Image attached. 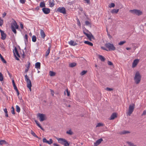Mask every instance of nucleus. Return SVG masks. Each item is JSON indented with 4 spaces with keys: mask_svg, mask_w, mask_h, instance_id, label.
<instances>
[{
    "mask_svg": "<svg viewBox=\"0 0 146 146\" xmlns=\"http://www.w3.org/2000/svg\"><path fill=\"white\" fill-rule=\"evenodd\" d=\"M141 76L139 71H137L134 78V80L135 83L136 84H138L139 83L141 80Z\"/></svg>",
    "mask_w": 146,
    "mask_h": 146,
    "instance_id": "1",
    "label": "nucleus"
},
{
    "mask_svg": "<svg viewBox=\"0 0 146 146\" xmlns=\"http://www.w3.org/2000/svg\"><path fill=\"white\" fill-rule=\"evenodd\" d=\"M19 26L17 25L16 21H15L11 24V28L13 32L15 34L17 33V31L16 29H19Z\"/></svg>",
    "mask_w": 146,
    "mask_h": 146,
    "instance_id": "2",
    "label": "nucleus"
},
{
    "mask_svg": "<svg viewBox=\"0 0 146 146\" xmlns=\"http://www.w3.org/2000/svg\"><path fill=\"white\" fill-rule=\"evenodd\" d=\"M56 139L59 143L63 145L64 146H69V143L65 139L62 138H56Z\"/></svg>",
    "mask_w": 146,
    "mask_h": 146,
    "instance_id": "3",
    "label": "nucleus"
},
{
    "mask_svg": "<svg viewBox=\"0 0 146 146\" xmlns=\"http://www.w3.org/2000/svg\"><path fill=\"white\" fill-rule=\"evenodd\" d=\"M25 80H26L27 82V87L29 89L30 91H31V87H32L31 82V80L29 79L27 75L25 76Z\"/></svg>",
    "mask_w": 146,
    "mask_h": 146,
    "instance_id": "4",
    "label": "nucleus"
},
{
    "mask_svg": "<svg viewBox=\"0 0 146 146\" xmlns=\"http://www.w3.org/2000/svg\"><path fill=\"white\" fill-rule=\"evenodd\" d=\"M105 46L109 49V50H115V48L113 44L109 42L106 43L105 44Z\"/></svg>",
    "mask_w": 146,
    "mask_h": 146,
    "instance_id": "5",
    "label": "nucleus"
},
{
    "mask_svg": "<svg viewBox=\"0 0 146 146\" xmlns=\"http://www.w3.org/2000/svg\"><path fill=\"white\" fill-rule=\"evenodd\" d=\"M129 11L134 15H135L138 16L140 15L143 14L142 11L139 10L134 9L130 10Z\"/></svg>",
    "mask_w": 146,
    "mask_h": 146,
    "instance_id": "6",
    "label": "nucleus"
},
{
    "mask_svg": "<svg viewBox=\"0 0 146 146\" xmlns=\"http://www.w3.org/2000/svg\"><path fill=\"white\" fill-rule=\"evenodd\" d=\"M135 106V104H132L129 106L128 111L127 113L128 115L130 116L134 110Z\"/></svg>",
    "mask_w": 146,
    "mask_h": 146,
    "instance_id": "7",
    "label": "nucleus"
},
{
    "mask_svg": "<svg viewBox=\"0 0 146 146\" xmlns=\"http://www.w3.org/2000/svg\"><path fill=\"white\" fill-rule=\"evenodd\" d=\"M56 12L62 13L63 14L66 13V10L64 7H59L57 9Z\"/></svg>",
    "mask_w": 146,
    "mask_h": 146,
    "instance_id": "8",
    "label": "nucleus"
},
{
    "mask_svg": "<svg viewBox=\"0 0 146 146\" xmlns=\"http://www.w3.org/2000/svg\"><path fill=\"white\" fill-rule=\"evenodd\" d=\"M38 116L39 117L40 121H42L46 119L45 115L44 114L39 113Z\"/></svg>",
    "mask_w": 146,
    "mask_h": 146,
    "instance_id": "9",
    "label": "nucleus"
},
{
    "mask_svg": "<svg viewBox=\"0 0 146 146\" xmlns=\"http://www.w3.org/2000/svg\"><path fill=\"white\" fill-rule=\"evenodd\" d=\"M13 52L14 54V55L15 56V57L16 59L17 60H19V58H17L16 56V55L15 54V53L16 54L17 56L18 57H20V55L19 54L18 52V51H17V48L16 47H15V48H14V51L13 50Z\"/></svg>",
    "mask_w": 146,
    "mask_h": 146,
    "instance_id": "10",
    "label": "nucleus"
},
{
    "mask_svg": "<svg viewBox=\"0 0 146 146\" xmlns=\"http://www.w3.org/2000/svg\"><path fill=\"white\" fill-rule=\"evenodd\" d=\"M0 32L1 33V39L3 40L5 39L6 37V35L4 33V31L0 29Z\"/></svg>",
    "mask_w": 146,
    "mask_h": 146,
    "instance_id": "11",
    "label": "nucleus"
},
{
    "mask_svg": "<svg viewBox=\"0 0 146 146\" xmlns=\"http://www.w3.org/2000/svg\"><path fill=\"white\" fill-rule=\"evenodd\" d=\"M42 11L45 14H47L50 13V9L48 8H43Z\"/></svg>",
    "mask_w": 146,
    "mask_h": 146,
    "instance_id": "12",
    "label": "nucleus"
},
{
    "mask_svg": "<svg viewBox=\"0 0 146 146\" xmlns=\"http://www.w3.org/2000/svg\"><path fill=\"white\" fill-rule=\"evenodd\" d=\"M103 139L102 138H100L95 143H94V146H97L99 145L103 141Z\"/></svg>",
    "mask_w": 146,
    "mask_h": 146,
    "instance_id": "13",
    "label": "nucleus"
},
{
    "mask_svg": "<svg viewBox=\"0 0 146 146\" xmlns=\"http://www.w3.org/2000/svg\"><path fill=\"white\" fill-rule=\"evenodd\" d=\"M139 62V59H136L135 60H134V61L133 63V64H132V67L133 68H134V67H135L137 66V65L138 63Z\"/></svg>",
    "mask_w": 146,
    "mask_h": 146,
    "instance_id": "14",
    "label": "nucleus"
},
{
    "mask_svg": "<svg viewBox=\"0 0 146 146\" xmlns=\"http://www.w3.org/2000/svg\"><path fill=\"white\" fill-rule=\"evenodd\" d=\"M49 2L50 7H52L54 6L55 4L54 0H50Z\"/></svg>",
    "mask_w": 146,
    "mask_h": 146,
    "instance_id": "15",
    "label": "nucleus"
},
{
    "mask_svg": "<svg viewBox=\"0 0 146 146\" xmlns=\"http://www.w3.org/2000/svg\"><path fill=\"white\" fill-rule=\"evenodd\" d=\"M40 34L42 38H44L45 36V34L44 31L42 29L40 30Z\"/></svg>",
    "mask_w": 146,
    "mask_h": 146,
    "instance_id": "16",
    "label": "nucleus"
},
{
    "mask_svg": "<svg viewBox=\"0 0 146 146\" xmlns=\"http://www.w3.org/2000/svg\"><path fill=\"white\" fill-rule=\"evenodd\" d=\"M117 115L116 113H113L111 115L110 119V120H113L114 119L115 117H117Z\"/></svg>",
    "mask_w": 146,
    "mask_h": 146,
    "instance_id": "17",
    "label": "nucleus"
},
{
    "mask_svg": "<svg viewBox=\"0 0 146 146\" xmlns=\"http://www.w3.org/2000/svg\"><path fill=\"white\" fill-rule=\"evenodd\" d=\"M28 65H26V67L27 68H26L25 71V72L27 73V72L28 71V70L30 68V63L29 62H28Z\"/></svg>",
    "mask_w": 146,
    "mask_h": 146,
    "instance_id": "18",
    "label": "nucleus"
},
{
    "mask_svg": "<svg viewBox=\"0 0 146 146\" xmlns=\"http://www.w3.org/2000/svg\"><path fill=\"white\" fill-rule=\"evenodd\" d=\"M69 44L71 46H74L77 44V43L74 42L73 40H71L69 42Z\"/></svg>",
    "mask_w": 146,
    "mask_h": 146,
    "instance_id": "19",
    "label": "nucleus"
},
{
    "mask_svg": "<svg viewBox=\"0 0 146 146\" xmlns=\"http://www.w3.org/2000/svg\"><path fill=\"white\" fill-rule=\"evenodd\" d=\"M130 132L128 131L123 130L120 132L119 133L120 135L125 134L127 133H129Z\"/></svg>",
    "mask_w": 146,
    "mask_h": 146,
    "instance_id": "20",
    "label": "nucleus"
},
{
    "mask_svg": "<svg viewBox=\"0 0 146 146\" xmlns=\"http://www.w3.org/2000/svg\"><path fill=\"white\" fill-rule=\"evenodd\" d=\"M40 63L39 62H37L35 63V68L37 69H40Z\"/></svg>",
    "mask_w": 146,
    "mask_h": 146,
    "instance_id": "21",
    "label": "nucleus"
},
{
    "mask_svg": "<svg viewBox=\"0 0 146 146\" xmlns=\"http://www.w3.org/2000/svg\"><path fill=\"white\" fill-rule=\"evenodd\" d=\"M35 122L36 123V124H37V126L39 127L42 130L44 131V129L43 128L41 127L40 125V124L39 123L38 121L35 120Z\"/></svg>",
    "mask_w": 146,
    "mask_h": 146,
    "instance_id": "22",
    "label": "nucleus"
},
{
    "mask_svg": "<svg viewBox=\"0 0 146 146\" xmlns=\"http://www.w3.org/2000/svg\"><path fill=\"white\" fill-rule=\"evenodd\" d=\"M77 65V64L75 62H72L70 63L69 64V66L71 68H73L75 66Z\"/></svg>",
    "mask_w": 146,
    "mask_h": 146,
    "instance_id": "23",
    "label": "nucleus"
},
{
    "mask_svg": "<svg viewBox=\"0 0 146 146\" xmlns=\"http://www.w3.org/2000/svg\"><path fill=\"white\" fill-rule=\"evenodd\" d=\"M51 45H50L49 46V47L47 49V50L46 51V53L45 55L46 56H48L49 55V54L50 53V48H51Z\"/></svg>",
    "mask_w": 146,
    "mask_h": 146,
    "instance_id": "24",
    "label": "nucleus"
},
{
    "mask_svg": "<svg viewBox=\"0 0 146 146\" xmlns=\"http://www.w3.org/2000/svg\"><path fill=\"white\" fill-rule=\"evenodd\" d=\"M98 58L102 61L104 62V61L105 60V58L102 55H99Z\"/></svg>",
    "mask_w": 146,
    "mask_h": 146,
    "instance_id": "25",
    "label": "nucleus"
},
{
    "mask_svg": "<svg viewBox=\"0 0 146 146\" xmlns=\"http://www.w3.org/2000/svg\"><path fill=\"white\" fill-rule=\"evenodd\" d=\"M119 11V9H114L111 11V13L112 14L117 13Z\"/></svg>",
    "mask_w": 146,
    "mask_h": 146,
    "instance_id": "26",
    "label": "nucleus"
},
{
    "mask_svg": "<svg viewBox=\"0 0 146 146\" xmlns=\"http://www.w3.org/2000/svg\"><path fill=\"white\" fill-rule=\"evenodd\" d=\"M8 143L4 140H1L0 141V145H2L3 144H7Z\"/></svg>",
    "mask_w": 146,
    "mask_h": 146,
    "instance_id": "27",
    "label": "nucleus"
},
{
    "mask_svg": "<svg viewBox=\"0 0 146 146\" xmlns=\"http://www.w3.org/2000/svg\"><path fill=\"white\" fill-rule=\"evenodd\" d=\"M84 43L85 44H88V45L90 46H93V44L92 43L88 41H85Z\"/></svg>",
    "mask_w": 146,
    "mask_h": 146,
    "instance_id": "28",
    "label": "nucleus"
},
{
    "mask_svg": "<svg viewBox=\"0 0 146 146\" xmlns=\"http://www.w3.org/2000/svg\"><path fill=\"white\" fill-rule=\"evenodd\" d=\"M0 58L2 62L4 63H7L6 61L4 59L3 56L1 55V54L0 53Z\"/></svg>",
    "mask_w": 146,
    "mask_h": 146,
    "instance_id": "29",
    "label": "nucleus"
},
{
    "mask_svg": "<svg viewBox=\"0 0 146 146\" xmlns=\"http://www.w3.org/2000/svg\"><path fill=\"white\" fill-rule=\"evenodd\" d=\"M40 7L42 8L45 7V3L44 2H41L40 3Z\"/></svg>",
    "mask_w": 146,
    "mask_h": 146,
    "instance_id": "30",
    "label": "nucleus"
},
{
    "mask_svg": "<svg viewBox=\"0 0 146 146\" xmlns=\"http://www.w3.org/2000/svg\"><path fill=\"white\" fill-rule=\"evenodd\" d=\"M126 143L128 144L129 146H137L136 145H134L133 143L131 142L127 141Z\"/></svg>",
    "mask_w": 146,
    "mask_h": 146,
    "instance_id": "31",
    "label": "nucleus"
},
{
    "mask_svg": "<svg viewBox=\"0 0 146 146\" xmlns=\"http://www.w3.org/2000/svg\"><path fill=\"white\" fill-rule=\"evenodd\" d=\"M36 38L35 36L33 35L32 37V41L34 42H36Z\"/></svg>",
    "mask_w": 146,
    "mask_h": 146,
    "instance_id": "32",
    "label": "nucleus"
},
{
    "mask_svg": "<svg viewBox=\"0 0 146 146\" xmlns=\"http://www.w3.org/2000/svg\"><path fill=\"white\" fill-rule=\"evenodd\" d=\"M66 133L70 135H72L73 134V132L71 129L67 131Z\"/></svg>",
    "mask_w": 146,
    "mask_h": 146,
    "instance_id": "33",
    "label": "nucleus"
},
{
    "mask_svg": "<svg viewBox=\"0 0 146 146\" xmlns=\"http://www.w3.org/2000/svg\"><path fill=\"white\" fill-rule=\"evenodd\" d=\"M49 74L50 76H54L55 75V73L52 71H50L49 72Z\"/></svg>",
    "mask_w": 146,
    "mask_h": 146,
    "instance_id": "34",
    "label": "nucleus"
},
{
    "mask_svg": "<svg viewBox=\"0 0 146 146\" xmlns=\"http://www.w3.org/2000/svg\"><path fill=\"white\" fill-rule=\"evenodd\" d=\"M31 134L33 136H34L36 138H38V137L35 134V133L32 130H31Z\"/></svg>",
    "mask_w": 146,
    "mask_h": 146,
    "instance_id": "35",
    "label": "nucleus"
},
{
    "mask_svg": "<svg viewBox=\"0 0 146 146\" xmlns=\"http://www.w3.org/2000/svg\"><path fill=\"white\" fill-rule=\"evenodd\" d=\"M13 87L14 88V89L16 90V91L17 92V96H18L19 94V91H18V89L17 88V87L16 86H15Z\"/></svg>",
    "mask_w": 146,
    "mask_h": 146,
    "instance_id": "36",
    "label": "nucleus"
},
{
    "mask_svg": "<svg viewBox=\"0 0 146 146\" xmlns=\"http://www.w3.org/2000/svg\"><path fill=\"white\" fill-rule=\"evenodd\" d=\"M16 111L18 113L20 111V108L18 105L16 106Z\"/></svg>",
    "mask_w": 146,
    "mask_h": 146,
    "instance_id": "37",
    "label": "nucleus"
},
{
    "mask_svg": "<svg viewBox=\"0 0 146 146\" xmlns=\"http://www.w3.org/2000/svg\"><path fill=\"white\" fill-rule=\"evenodd\" d=\"M87 72V71L86 70H83L82 71V72L80 73V75L82 76L83 75L85 74H86Z\"/></svg>",
    "mask_w": 146,
    "mask_h": 146,
    "instance_id": "38",
    "label": "nucleus"
},
{
    "mask_svg": "<svg viewBox=\"0 0 146 146\" xmlns=\"http://www.w3.org/2000/svg\"><path fill=\"white\" fill-rule=\"evenodd\" d=\"M24 38L25 39V42L26 43V42L28 41V35L27 34H25L24 37Z\"/></svg>",
    "mask_w": 146,
    "mask_h": 146,
    "instance_id": "39",
    "label": "nucleus"
},
{
    "mask_svg": "<svg viewBox=\"0 0 146 146\" xmlns=\"http://www.w3.org/2000/svg\"><path fill=\"white\" fill-rule=\"evenodd\" d=\"M126 42L125 41H121L118 44L120 45H122L124 44Z\"/></svg>",
    "mask_w": 146,
    "mask_h": 146,
    "instance_id": "40",
    "label": "nucleus"
},
{
    "mask_svg": "<svg viewBox=\"0 0 146 146\" xmlns=\"http://www.w3.org/2000/svg\"><path fill=\"white\" fill-rule=\"evenodd\" d=\"M115 6V4L113 3H111L110 5L109 6V7L110 8L111 7H114Z\"/></svg>",
    "mask_w": 146,
    "mask_h": 146,
    "instance_id": "41",
    "label": "nucleus"
},
{
    "mask_svg": "<svg viewBox=\"0 0 146 146\" xmlns=\"http://www.w3.org/2000/svg\"><path fill=\"white\" fill-rule=\"evenodd\" d=\"M3 80V76L2 74L0 72V81H2Z\"/></svg>",
    "mask_w": 146,
    "mask_h": 146,
    "instance_id": "42",
    "label": "nucleus"
},
{
    "mask_svg": "<svg viewBox=\"0 0 146 146\" xmlns=\"http://www.w3.org/2000/svg\"><path fill=\"white\" fill-rule=\"evenodd\" d=\"M3 20L0 17V26H1L3 25Z\"/></svg>",
    "mask_w": 146,
    "mask_h": 146,
    "instance_id": "43",
    "label": "nucleus"
},
{
    "mask_svg": "<svg viewBox=\"0 0 146 146\" xmlns=\"http://www.w3.org/2000/svg\"><path fill=\"white\" fill-rule=\"evenodd\" d=\"M86 36L90 40H91V35H90L88 33H87Z\"/></svg>",
    "mask_w": 146,
    "mask_h": 146,
    "instance_id": "44",
    "label": "nucleus"
},
{
    "mask_svg": "<svg viewBox=\"0 0 146 146\" xmlns=\"http://www.w3.org/2000/svg\"><path fill=\"white\" fill-rule=\"evenodd\" d=\"M106 90L107 91H111L113 90L112 88L107 87L106 88Z\"/></svg>",
    "mask_w": 146,
    "mask_h": 146,
    "instance_id": "45",
    "label": "nucleus"
},
{
    "mask_svg": "<svg viewBox=\"0 0 146 146\" xmlns=\"http://www.w3.org/2000/svg\"><path fill=\"white\" fill-rule=\"evenodd\" d=\"M103 125L102 123H98L97 124V125L96 127H99L101 126H102Z\"/></svg>",
    "mask_w": 146,
    "mask_h": 146,
    "instance_id": "46",
    "label": "nucleus"
},
{
    "mask_svg": "<svg viewBox=\"0 0 146 146\" xmlns=\"http://www.w3.org/2000/svg\"><path fill=\"white\" fill-rule=\"evenodd\" d=\"M108 64L109 65L111 66L113 65V63L110 61H108Z\"/></svg>",
    "mask_w": 146,
    "mask_h": 146,
    "instance_id": "47",
    "label": "nucleus"
},
{
    "mask_svg": "<svg viewBox=\"0 0 146 146\" xmlns=\"http://www.w3.org/2000/svg\"><path fill=\"white\" fill-rule=\"evenodd\" d=\"M20 2L22 4H24L25 2V0H20Z\"/></svg>",
    "mask_w": 146,
    "mask_h": 146,
    "instance_id": "48",
    "label": "nucleus"
},
{
    "mask_svg": "<svg viewBox=\"0 0 146 146\" xmlns=\"http://www.w3.org/2000/svg\"><path fill=\"white\" fill-rule=\"evenodd\" d=\"M50 91L51 92V94L52 95V96H54V91L52 90H50Z\"/></svg>",
    "mask_w": 146,
    "mask_h": 146,
    "instance_id": "49",
    "label": "nucleus"
},
{
    "mask_svg": "<svg viewBox=\"0 0 146 146\" xmlns=\"http://www.w3.org/2000/svg\"><path fill=\"white\" fill-rule=\"evenodd\" d=\"M85 24L87 25H88L90 24V23L89 21H86L85 22Z\"/></svg>",
    "mask_w": 146,
    "mask_h": 146,
    "instance_id": "50",
    "label": "nucleus"
},
{
    "mask_svg": "<svg viewBox=\"0 0 146 146\" xmlns=\"http://www.w3.org/2000/svg\"><path fill=\"white\" fill-rule=\"evenodd\" d=\"M66 91L68 96H69L70 95V92H68V89H67L66 90Z\"/></svg>",
    "mask_w": 146,
    "mask_h": 146,
    "instance_id": "51",
    "label": "nucleus"
},
{
    "mask_svg": "<svg viewBox=\"0 0 146 146\" xmlns=\"http://www.w3.org/2000/svg\"><path fill=\"white\" fill-rule=\"evenodd\" d=\"M20 26L22 29H23V25L21 23H20Z\"/></svg>",
    "mask_w": 146,
    "mask_h": 146,
    "instance_id": "52",
    "label": "nucleus"
},
{
    "mask_svg": "<svg viewBox=\"0 0 146 146\" xmlns=\"http://www.w3.org/2000/svg\"><path fill=\"white\" fill-rule=\"evenodd\" d=\"M85 1L86 2V3L88 4H90V0H83Z\"/></svg>",
    "mask_w": 146,
    "mask_h": 146,
    "instance_id": "53",
    "label": "nucleus"
},
{
    "mask_svg": "<svg viewBox=\"0 0 146 146\" xmlns=\"http://www.w3.org/2000/svg\"><path fill=\"white\" fill-rule=\"evenodd\" d=\"M77 24L78 26H81L80 23L78 19V20H77Z\"/></svg>",
    "mask_w": 146,
    "mask_h": 146,
    "instance_id": "54",
    "label": "nucleus"
},
{
    "mask_svg": "<svg viewBox=\"0 0 146 146\" xmlns=\"http://www.w3.org/2000/svg\"><path fill=\"white\" fill-rule=\"evenodd\" d=\"M11 113L13 114H15V112L14 109L12 110H11Z\"/></svg>",
    "mask_w": 146,
    "mask_h": 146,
    "instance_id": "55",
    "label": "nucleus"
},
{
    "mask_svg": "<svg viewBox=\"0 0 146 146\" xmlns=\"http://www.w3.org/2000/svg\"><path fill=\"white\" fill-rule=\"evenodd\" d=\"M146 114V110H144L142 114V115H145Z\"/></svg>",
    "mask_w": 146,
    "mask_h": 146,
    "instance_id": "56",
    "label": "nucleus"
},
{
    "mask_svg": "<svg viewBox=\"0 0 146 146\" xmlns=\"http://www.w3.org/2000/svg\"><path fill=\"white\" fill-rule=\"evenodd\" d=\"M46 139L45 138H44L43 139V142L44 143H46L47 141Z\"/></svg>",
    "mask_w": 146,
    "mask_h": 146,
    "instance_id": "57",
    "label": "nucleus"
},
{
    "mask_svg": "<svg viewBox=\"0 0 146 146\" xmlns=\"http://www.w3.org/2000/svg\"><path fill=\"white\" fill-rule=\"evenodd\" d=\"M50 144L52 143H53V141L52 139H50V141H49Z\"/></svg>",
    "mask_w": 146,
    "mask_h": 146,
    "instance_id": "58",
    "label": "nucleus"
},
{
    "mask_svg": "<svg viewBox=\"0 0 146 146\" xmlns=\"http://www.w3.org/2000/svg\"><path fill=\"white\" fill-rule=\"evenodd\" d=\"M12 83L13 85V87L16 86L15 84V82H14V80H12Z\"/></svg>",
    "mask_w": 146,
    "mask_h": 146,
    "instance_id": "59",
    "label": "nucleus"
},
{
    "mask_svg": "<svg viewBox=\"0 0 146 146\" xmlns=\"http://www.w3.org/2000/svg\"><path fill=\"white\" fill-rule=\"evenodd\" d=\"M39 7H40L38 6L35 9L36 10V11H38L39 10Z\"/></svg>",
    "mask_w": 146,
    "mask_h": 146,
    "instance_id": "60",
    "label": "nucleus"
},
{
    "mask_svg": "<svg viewBox=\"0 0 146 146\" xmlns=\"http://www.w3.org/2000/svg\"><path fill=\"white\" fill-rule=\"evenodd\" d=\"M6 15V13L5 12H4L3 14V17H4Z\"/></svg>",
    "mask_w": 146,
    "mask_h": 146,
    "instance_id": "61",
    "label": "nucleus"
},
{
    "mask_svg": "<svg viewBox=\"0 0 146 146\" xmlns=\"http://www.w3.org/2000/svg\"><path fill=\"white\" fill-rule=\"evenodd\" d=\"M101 48L103 50H106V51H108L106 48H104V47L102 46V47H101Z\"/></svg>",
    "mask_w": 146,
    "mask_h": 146,
    "instance_id": "62",
    "label": "nucleus"
},
{
    "mask_svg": "<svg viewBox=\"0 0 146 146\" xmlns=\"http://www.w3.org/2000/svg\"><path fill=\"white\" fill-rule=\"evenodd\" d=\"M4 111L5 113H7V109L6 108L4 109Z\"/></svg>",
    "mask_w": 146,
    "mask_h": 146,
    "instance_id": "63",
    "label": "nucleus"
},
{
    "mask_svg": "<svg viewBox=\"0 0 146 146\" xmlns=\"http://www.w3.org/2000/svg\"><path fill=\"white\" fill-rule=\"evenodd\" d=\"M108 36L109 38H112V36L108 33Z\"/></svg>",
    "mask_w": 146,
    "mask_h": 146,
    "instance_id": "64",
    "label": "nucleus"
}]
</instances>
